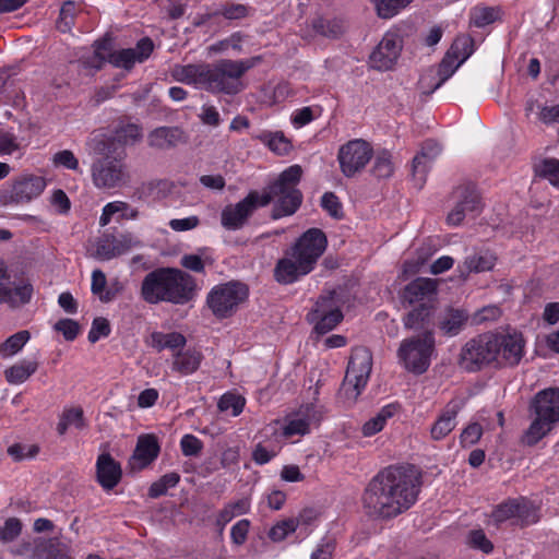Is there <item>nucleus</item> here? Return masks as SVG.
Returning <instances> with one entry per match:
<instances>
[{
	"instance_id": "obj_19",
	"label": "nucleus",
	"mask_w": 559,
	"mask_h": 559,
	"mask_svg": "<svg viewBox=\"0 0 559 559\" xmlns=\"http://www.w3.org/2000/svg\"><path fill=\"white\" fill-rule=\"evenodd\" d=\"M440 152L441 147L436 141L427 140L424 142L420 152L414 157L412 175L418 188H421L425 183L427 171Z\"/></svg>"
},
{
	"instance_id": "obj_31",
	"label": "nucleus",
	"mask_w": 559,
	"mask_h": 559,
	"mask_svg": "<svg viewBox=\"0 0 559 559\" xmlns=\"http://www.w3.org/2000/svg\"><path fill=\"white\" fill-rule=\"evenodd\" d=\"M462 64L460 60L454 58L451 53L447 51L441 62L439 63L436 75L438 81L433 84H427V90L424 91L425 94L429 95L433 93L437 88H439L449 78L453 75V73L459 69Z\"/></svg>"
},
{
	"instance_id": "obj_62",
	"label": "nucleus",
	"mask_w": 559,
	"mask_h": 559,
	"mask_svg": "<svg viewBox=\"0 0 559 559\" xmlns=\"http://www.w3.org/2000/svg\"><path fill=\"white\" fill-rule=\"evenodd\" d=\"M309 427L310 425L308 424V419L305 418L299 411L296 416L286 425L284 431L287 436L305 435L309 432Z\"/></svg>"
},
{
	"instance_id": "obj_63",
	"label": "nucleus",
	"mask_w": 559,
	"mask_h": 559,
	"mask_svg": "<svg viewBox=\"0 0 559 559\" xmlns=\"http://www.w3.org/2000/svg\"><path fill=\"white\" fill-rule=\"evenodd\" d=\"M114 243L117 257L128 252L133 247L141 245V241L132 234H121L117 237L114 236Z\"/></svg>"
},
{
	"instance_id": "obj_55",
	"label": "nucleus",
	"mask_w": 559,
	"mask_h": 559,
	"mask_svg": "<svg viewBox=\"0 0 559 559\" xmlns=\"http://www.w3.org/2000/svg\"><path fill=\"white\" fill-rule=\"evenodd\" d=\"M467 544L474 548L489 554L493 549L492 543L487 538L483 530H473L467 535Z\"/></svg>"
},
{
	"instance_id": "obj_60",
	"label": "nucleus",
	"mask_w": 559,
	"mask_h": 559,
	"mask_svg": "<svg viewBox=\"0 0 559 559\" xmlns=\"http://www.w3.org/2000/svg\"><path fill=\"white\" fill-rule=\"evenodd\" d=\"M109 334V321L104 317H97L93 320L92 328L88 332V341L91 343H96L100 337H106Z\"/></svg>"
},
{
	"instance_id": "obj_54",
	"label": "nucleus",
	"mask_w": 559,
	"mask_h": 559,
	"mask_svg": "<svg viewBox=\"0 0 559 559\" xmlns=\"http://www.w3.org/2000/svg\"><path fill=\"white\" fill-rule=\"evenodd\" d=\"M243 406L245 399L233 393L224 394L218 402V408L222 412L230 409L233 416H238L242 412Z\"/></svg>"
},
{
	"instance_id": "obj_16",
	"label": "nucleus",
	"mask_w": 559,
	"mask_h": 559,
	"mask_svg": "<svg viewBox=\"0 0 559 559\" xmlns=\"http://www.w3.org/2000/svg\"><path fill=\"white\" fill-rule=\"evenodd\" d=\"M402 50V40L394 33H386L369 57L372 69L388 71L393 68Z\"/></svg>"
},
{
	"instance_id": "obj_15",
	"label": "nucleus",
	"mask_w": 559,
	"mask_h": 559,
	"mask_svg": "<svg viewBox=\"0 0 559 559\" xmlns=\"http://www.w3.org/2000/svg\"><path fill=\"white\" fill-rule=\"evenodd\" d=\"M46 187L43 177L34 175H23L13 181L9 192L1 197L4 204L25 203L39 197Z\"/></svg>"
},
{
	"instance_id": "obj_5",
	"label": "nucleus",
	"mask_w": 559,
	"mask_h": 559,
	"mask_svg": "<svg viewBox=\"0 0 559 559\" xmlns=\"http://www.w3.org/2000/svg\"><path fill=\"white\" fill-rule=\"evenodd\" d=\"M535 419L526 430V443L536 444L559 421V388H548L539 391L530 404Z\"/></svg>"
},
{
	"instance_id": "obj_13",
	"label": "nucleus",
	"mask_w": 559,
	"mask_h": 559,
	"mask_svg": "<svg viewBox=\"0 0 559 559\" xmlns=\"http://www.w3.org/2000/svg\"><path fill=\"white\" fill-rule=\"evenodd\" d=\"M496 366L514 367L524 356L525 340L521 333H493Z\"/></svg>"
},
{
	"instance_id": "obj_24",
	"label": "nucleus",
	"mask_w": 559,
	"mask_h": 559,
	"mask_svg": "<svg viewBox=\"0 0 559 559\" xmlns=\"http://www.w3.org/2000/svg\"><path fill=\"white\" fill-rule=\"evenodd\" d=\"M301 261L293 258L290 251L287 257L277 261L274 269V277L281 284H292L299 277L310 273L311 271L301 270Z\"/></svg>"
},
{
	"instance_id": "obj_50",
	"label": "nucleus",
	"mask_w": 559,
	"mask_h": 559,
	"mask_svg": "<svg viewBox=\"0 0 559 559\" xmlns=\"http://www.w3.org/2000/svg\"><path fill=\"white\" fill-rule=\"evenodd\" d=\"M342 320L343 313L342 311H338L328 314H320L318 316V319L309 322L314 324V331L318 334L323 335L333 330Z\"/></svg>"
},
{
	"instance_id": "obj_6",
	"label": "nucleus",
	"mask_w": 559,
	"mask_h": 559,
	"mask_svg": "<svg viewBox=\"0 0 559 559\" xmlns=\"http://www.w3.org/2000/svg\"><path fill=\"white\" fill-rule=\"evenodd\" d=\"M372 370V355L366 347H356L352 355L338 399L345 406H352L365 389Z\"/></svg>"
},
{
	"instance_id": "obj_30",
	"label": "nucleus",
	"mask_w": 559,
	"mask_h": 559,
	"mask_svg": "<svg viewBox=\"0 0 559 559\" xmlns=\"http://www.w3.org/2000/svg\"><path fill=\"white\" fill-rule=\"evenodd\" d=\"M86 146L97 157L114 156L117 154L116 140L102 132H93L87 139Z\"/></svg>"
},
{
	"instance_id": "obj_12",
	"label": "nucleus",
	"mask_w": 559,
	"mask_h": 559,
	"mask_svg": "<svg viewBox=\"0 0 559 559\" xmlns=\"http://www.w3.org/2000/svg\"><path fill=\"white\" fill-rule=\"evenodd\" d=\"M373 155L371 145L361 139L348 141L338 150L337 159L345 177H353L361 171Z\"/></svg>"
},
{
	"instance_id": "obj_26",
	"label": "nucleus",
	"mask_w": 559,
	"mask_h": 559,
	"mask_svg": "<svg viewBox=\"0 0 559 559\" xmlns=\"http://www.w3.org/2000/svg\"><path fill=\"white\" fill-rule=\"evenodd\" d=\"M209 63L176 66L173 76L176 81L205 88Z\"/></svg>"
},
{
	"instance_id": "obj_22",
	"label": "nucleus",
	"mask_w": 559,
	"mask_h": 559,
	"mask_svg": "<svg viewBox=\"0 0 559 559\" xmlns=\"http://www.w3.org/2000/svg\"><path fill=\"white\" fill-rule=\"evenodd\" d=\"M186 134L178 127H159L150 132L147 142L151 147L169 150L186 142Z\"/></svg>"
},
{
	"instance_id": "obj_33",
	"label": "nucleus",
	"mask_w": 559,
	"mask_h": 559,
	"mask_svg": "<svg viewBox=\"0 0 559 559\" xmlns=\"http://www.w3.org/2000/svg\"><path fill=\"white\" fill-rule=\"evenodd\" d=\"M341 311V302L336 298L335 290L321 295L314 304L313 309L307 314L308 321L318 319L320 314H328Z\"/></svg>"
},
{
	"instance_id": "obj_45",
	"label": "nucleus",
	"mask_w": 559,
	"mask_h": 559,
	"mask_svg": "<svg viewBox=\"0 0 559 559\" xmlns=\"http://www.w3.org/2000/svg\"><path fill=\"white\" fill-rule=\"evenodd\" d=\"M248 14V8L243 4L231 3L224 5L222 9L215 11L212 14H206L201 17L200 22H197L195 25H201L205 23L210 17L223 15L227 20H239L246 17Z\"/></svg>"
},
{
	"instance_id": "obj_51",
	"label": "nucleus",
	"mask_w": 559,
	"mask_h": 559,
	"mask_svg": "<svg viewBox=\"0 0 559 559\" xmlns=\"http://www.w3.org/2000/svg\"><path fill=\"white\" fill-rule=\"evenodd\" d=\"M313 28L317 33L332 38H336L343 33V25L337 20L317 19L313 22Z\"/></svg>"
},
{
	"instance_id": "obj_28",
	"label": "nucleus",
	"mask_w": 559,
	"mask_h": 559,
	"mask_svg": "<svg viewBox=\"0 0 559 559\" xmlns=\"http://www.w3.org/2000/svg\"><path fill=\"white\" fill-rule=\"evenodd\" d=\"M435 311V304L424 302L415 307L403 319L404 326L408 330H425L430 331L429 328L432 323V314Z\"/></svg>"
},
{
	"instance_id": "obj_47",
	"label": "nucleus",
	"mask_w": 559,
	"mask_h": 559,
	"mask_svg": "<svg viewBox=\"0 0 559 559\" xmlns=\"http://www.w3.org/2000/svg\"><path fill=\"white\" fill-rule=\"evenodd\" d=\"M474 40L463 35L455 38L448 52L454 56L460 62H464L473 53Z\"/></svg>"
},
{
	"instance_id": "obj_39",
	"label": "nucleus",
	"mask_w": 559,
	"mask_h": 559,
	"mask_svg": "<svg viewBox=\"0 0 559 559\" xmlns=\"http://www.w3.org/2000/svg\"><path fill=\"white\" fill-rule=\"evenodd\" d=\"M31 334L27 330H22L9 336L0 344V356L2 358L11 357L17 354L28 342Z\"/></svg>"
},
{
	"instance_id": "obj_35",
	"label": "nucleus",
	"mask_w": 559,
	"mask_h": 559,
	"mask_svg": "<svg viewBox=\"0 0 559 559\" xmlns=\"http://www.w3.org/2000/svg\"><path fill=\"white\" fill-rule=\"evenodd\" d=\"M250 509V501L242 498L236 502L226 504L216 518V525L223 531L225 525L230 522L236 515L248 513Z\"/></svg>"
},
{
	"instance_id": "obj_53",
	"label": "nucleus",
	"mask_w": 559,
	"mask_h": 559,
	"mask_svg": "<svg viewBox=\"0 0 559 559\" xmlns=\"http://www.w3.org/2000/svg\"><path fill=\"white\" fill-rule=\"evenodd\" d=\"M94 257L102 261L111 260L117 257L114 236L106 235L97 241Z\"/></svg>"
},
{
	"instance_id": "obj_27",
	"label": "nucleus",
	"mask_w": 559,
	"mask_h": 559,
	"mask_svg": "<svg viewBox=\"0 0 559 559\" xmlns=\"http://www.w3.org/2000/svg\"><path fill=\"white\" fill-rule=\"evenodd\" d=\"M496 263V257L492 252L485 250L474 252L465 258L459 271L462 277H467L471 273H480L490 271Z\"/></svg>"
},
{
	"instance_id": "obj_21",
	"label": "nucleus",
	"mask_w": 559,
	"mask_h": 559,
	"mask_svg": "<svg viewBox=\"0 0 559 559\" xmlns=\"http://www.w3.org/2000/svg\"><path fill=\"white\" fill-rule=\"evenodd\" d=\"M159 453L157 439L153 435L139 437L135 450L130 460L132 468L142 469L150 465Z\"/></svg>"
},
{
	"instance_id": "obj_25",
	"label": "nucleus",
	"mask_w": 559,
	"mask_h": 559,
	"mask_svg": "<svg viewBox=\"0 0 559 559\" xmlns=\"http://www.w3.org/2000/svg\"><path fill=\"white\" fill-rule=\"evenodd\" d=\"M67 546L60 537L38 538L34 543L32 559H73L64 552Z\"/></svg>"
},
{
	"instance_id": "obj_57",
	"label": "nucleus",
	"mask_w": 559,
	"mask_h": 559,
	"mask_svg": "<svg viewBox=\"0 0 559 559\" xmlns=\"http://www.w3.org/2000/svg\"><path fill=\"white\" fill-rule=\"evenodd\" d=\"M22 532V522L17 518H9L0 528V540L13 542Z\"/></svg>"
},
{
	"instance_id": "obj_48",
	"label": "nucleus",
	"mask_w": 559,
	"mask_h": 559,
	"mask_svg": "<svg viewBox=\"0 0 559 559\" xmlns=\"http://www.w3.org/2000/svg\"><path fill=\"white\" fill-rule=\"evenodd\" d=\"M516 511H518V500L509 499V500L498 504L491 512L490 516L496 525H500L501 523H503L508 520H515Z\"/></svg>"
},
{
	"instance_id": "obj_64",
	"label": "nucleus",
	"mask_w": 559,
	"mask_h": 559,
	"mask_svg": "<svg viewBox=\"0 0 559 559\" xmlns=\"http://www.w3.org/2000/svg\"><path fill=\"white\" fill-rule=\"evenodd\" d=\"M55 330L62 333L66 341H73L80 332V324L72 319H61L55 324Z\"/></svg>"
},
{
	"instance_id": "obj_11",
	"label": "nucleus",
	"mask_w": 559,
	"mask_h": 559,
	"mask_svg": "<svg viewBox=\"0 0 559 559\" xmlns=\"http://www.w3.org/2000/svg\"><path fill=\"white\" fill-rule=\"evenodd\" d=\"M328 246L325 234L319 228H310L305 231L290 249L293 258L301 261V270L312 271L318 259L323 254Z\"/></svg>"
},
{
	"instance_id": "obj_7",
	"label": "nucleus",
	"mask_w": 559,
	"mask_h": 559,
	"mask_svg": "<svg viewBox=\"0 0 559 559\" xmlns=\"http://www.w3.org/2000/svg\"><path fill=\"white\" fill-rule=\"evenodd\" d=\"M247 285L228 282L214 286L206 296V305L217 319L231 317L248 298Z\"/></svg>"
},
{
	"instance_id": "obj_17",
	"label": "nucleus",
	"mask_w": 559,
	"mask_h": 559,
	"mask_svg": "<svg viewBox=\"0 0 559 559\" xmlns=\"http://www.w3.org/2000/svg\"><path fill=\"white\" fill-rule=\"evenodd\" d=\"M154 44L148 37L140 39L134 48L120 49L109 53L108 62L116 68L131 70L139 62H144L153 52Z\"/></svg>"
},
{
	"instance_id": "obj_9",
	"label": "nucleus",
	"mask_w": 559,
	"mask_h": 559,
	"mask_svg": "<svg viewBox=\"0 0 559 559\" xmlns=\"http://www.w3.org/2000/svg\"><path fill=\"white\" fill-rule=\"evenodd\" d=\"M493 333H484L467 341L461 349L459 365L474 372L490 364L496 365Z\"/></svg>"
},
{
	"instance_id": "obj_59",
	"label": "nucleus",
	"mask_w": 559,
	"mask_h": 559,
	"mask_svg": "<svg viewBox=\"0 0 559 559\" xmlns=\"http://www.w3.org/2000/svg\"><path fill=\"white\" fill-rule=\"evenodd\" d=\"M75 3L73 1H66L60 9V19L57 23V27L61 32L70 31L74 23Z\"/></svg>"
},
{
	"instance_id": "obj_37",
	"label": "nucleus",
	"mask_w": 559,
	"mask_h": 559,
	"mask_svg": "<svg viewBox=\"0 0 559 559\" xmlns=\"http://www.w3.org/2000/svg\"><path fill=\"white\" fill-rule=\"evenodd\" d=\"M257 139L278 155H285L292 150L290 141L281 131L262 132L257 135Z\"/></svg>"
},
{
	"instance_id": "obj_44",
	"label": "nucleus",
	"mask_w": 559,
	"mask_h": 559,
	"mask_svg": "<svg viewBox=\"0 0 559 559\" xmlns=\"http://www.w3.org/2000/svg\"><path fill=\"white\" fill-rule=\"evenodd\" d=\"M180 480L178 473H168L163 475L158 480L154 481L148 488V496L156 499L167 493L169 488H174Z\"/></svg>"
},
{
	"instance_id": "obj_18",
	"label": "nucleus",
	"mask_w": 559,
	"mask_h": 559,
	"mask_svg": "<svg viewBox=\"0 0 559 559\" xmlns=\"http://www.w3.org/2000/svg\"><path fill=\"white\" fill-rule=\"evenodd\" d=\"M437 295V283L435 280L418 277L407 284L402 294L403 302L413 305L420 304H435Z\"/></svg>"
},
{
	"instance_id": "obj_34",
	"label": "nucleus",
	"mask_w": 559,
	"mask_h": 559,
	"mask_svg": "<svg viewBox=\"0 0 559 559\" xmlns=\"http://www.w3.org/2000/svg\"><path fill=\"white\" fill-rule=\"evenodd\" d=\"M396 411L397 406L395 404L383 406L374 417L365 423L362 426L364 436L370 437L381 431L386 420L391 418Z\"/></svg>"
},
{
	"instance_id": "obj_14",
	"label": "nucleus",
	"mask_w": 559,
	"mask_h": 559,
	"mask_svg": "<svg viewBox=\"0 0 559 559\" xmlns=\"http://www.w3.org/2000/svg\"><path fill=\"white\" fill-rule=\"evenodd\" d=\"M455 205L448 214L451 225H460L466 216L475 217L481 212V201L474 185H464L453 191Z\"/></svg>"
},
{
	"instance_id": "obj_61",
	"label": "nucleus",
	"mask_w": 559,
	"mask_h": 559,
	"mask_svg": "<svg viewBox=\"0 0 559 559\" xmlns=\"http://www.w3.org/2000/svg\"><path fill=\"white\" fill-rule=\"evenodd\" d=\"M321 206L332 216L333 218H342V205L338 198L333 192H325L321 198Z\"/></svg>"
},
{
	"instance_id": "obj_2",
	"label": "nucleus",
	"mask_w": 559,
	"mask_h": 559,
	"mask_svg": "<svg viewBox=\"0 0 559 559\" xmlns=\"http://www.w3.org/2000/svg\"><path fill=\"white\" fill-rule=\"evenodd\" d=\"M302 176V168L293 165L285 169L278 178L260 193L250 191L242 200L226 205L221 213V224L226 230L241 229L259 209L274 202L271 217L278 219L293 215L301 204L302 193L297 188Z\"/></svg>"
},
{
	"instance_id": "obj_56",
	"label": "nucleus",
	"mask_w": 559,
	"mask_h": 559,
	"mask_svg": "<svg viewBox=\"0 0 559 559\" xmlns=\"http://www.w3.org/2000/svg\"><path fill=\"white\" fill-rule=\"evenodd\" d=\"M141 136V128L136 124L129 123L118 128L116 130V136L114 139L118 142H122L123 144H128L139 141Z\"/></svg>"
},
{
	"instance_id": "obj_49",
	"label": "nucleus",
	"mask_w": 559,
	"mask_h": 559,
	"mask_svg": "<svg viewBox=\"0 0 559 559\" xmlns=\"http://www.w3.org/2000/svg\"><path fill=\"white\" fill-rule=\"evenodd\" d=\"M394 167L392 163V156L390 152L382 151L380 152L372 166V174L377 178H389L393 174Z\"/></svg>"
},
{
	"instance_id": "obj_1",
	"label": "nucleus",
	"mask_w": 559,
	"mask_h": 559,
	"mask_svg": "<svg viewBox=\"0 0 559 559\" xmlns=\"http://www.w3.org/2000/svg\"><path fill=\"white\" fill-rule=\"evenodd\" d=\"M421 474L414 465H391L378 472L361 495V506L372 520L389 521L417 501Z\"/></svg>"
},
{
	"instance_id": "obj_38",
	"label": "nucleus",
	"mask_w": 559,
	"mask_h": 559,
	"mask_svg": "<svg viewBox=\"0 0 559 559\" xmlns=\"http://www.w3.org/2000/svg\"><path fill=\"white\" fill-rule=\"evenodd\" d=\"M380 19H391L407 8L414 0H370Z\"/></svg>"
},
{
	"instance_id": "obj_58",
	"label": "nucleus",
	"mask_w": 559,
	"mask_h": 559,
	"mask_svg": "<svg viewBox=\"0 0 559 559\" xmlns=\"http://www.w3.org/2000/svg\"><path fill=\"white\" fill-rule=\"evenodd\" d=\"M297 528V523L295 519H288L284 520L282 522H278L276 525H274L269 536L274 542H281L283 540L289 533L295 532Z\"/></svg>"
},
{
	"instance_id": "obj_52",
	"label": "nucleus",
	"mask_w": 559,
	"mask_h": 559,
	"mask_svg": "<svg viewBox=\"0 0 559 559\" xmlns=\"http://www.w3.org/2000/svg\"><path fill=\"white\" fill-rule=\"evenodd\" d=\"M106 284L107 280L105 273L100 270H94L92 273L91 290L104 302H108L112 299V295H110L109 292H105Z\"/></svg>"
},
{
	"instance_id": "obj_43",
	"label": "nucleus",
	"mask_w": 559,
	"mask_h": 559,
	"mask_svg": "<svg viewBox=\"0 0 559 559\" xmlns=\"http://www.w3.org/2000/svg\"><path fill=\"white\" fill-rule=\"evenodd\" d=\"M535 174L539 178L547 179L554 187L559 188V159H543L535 165Z\"/></svg>"
},
{
	"instance_id": "obj_20",
	"label": "nucleus",
	"mask_w": 559,
	"mask_h": 559,
	"mask_svg": "<svg viewBox=\"0 0 559 559\" xmlns=\"http://www.w3.org/2000/svg\"><path fill=\"white\" fill-rule=\"evenodd\" d=\"M120 464L109 453H102L96 462V478L105 490L114 489L121 479Z\"/></svg>"
},
{
	"instance_id": "obj_40",
	"label": "nucleus",
	"mask_w": 559,
	"mask_h": 559,
	"mask_svg": "<svg viewBox=\"0 0 559 559\" xmlns=\"http://www.w3.org/2000/svg\"><path fill=\"white\" fill-rule=\"evenodd\" d=\"M32 286L22 285L13 289L8 288L0 292V300L10 304L12 307H17L29 301L32 297Z\"/></svg>"
},
{
	"instance_id": "obj_8",
	"label": "nucleus",
	"mask_w": 559,
	"mask_h": 559,
	"mask_svg": "<svg viewBox=\"0 0 559 559\" xmlns=\"http://www.w3.org/2000/svg\"><path fill=\"white\" fill-rule=\"evenodd\" d=\"M435 347L431 331L404 340L397 350L399 358L404 367L415 373H424L430 365V356Z\"/></svg>"
},
{
	"instance_id": "obj_36",
	"label": "nucleus",
	"mask_w": 559,
	"mask_h": 559,
	"mask_svg": "<svg viewBox=\"0 0 559 559\" xmlns=\"http://www.w3.org/2000/svg\"><path fill=\"white\" fill-rule=\"evenodd\" d=\"M152 346L160 352L165 348L177 349L183 347L186 344V337L177 332L162 333L154 332L151 335Z\"/></svg>"
},
{
	"instance_id": "obj_29",
	"label": "nucleus",
	"mask_w": 559,
	"mask_h": 559,
	"mask_svg": "<svg viewBox=\"0 0 559 559\" xmlns=\"http://www.w3.org/2000/svg\"><path fill=\"white\" fill-rule=\"evenodd\" d=\"M468 314L462 309L447 308L439 317V329L447 335H457L466 324Z\"/></svg>"
},
{
	"instance_id": "obj_46",
	"label": "nucleus",
	"mask_w": 559,
	"mask_h": 559,
	"mask_svg": "<svg viewBox=\"0 0 559 559\" xmlns=\"http://www.w3.org/2000/svg\"><path fill=\"white\" fill-rule=\"evenodd\" d=\"M499 12L498 8L476 7L471 11V24L476 27H484L498 20Z\"/></svg>"
},
{
	"instance_id": "obj_32",
	"label": "nucleus",
	"mask_w": 559,
	"mask_h": 559,
	"mask_svg": "<svg viewBox=\"0 0 559 559\" xmlns=\"http://www.w3.org/2000/svg\"><path fill=\"white\" fill-rule=\"evenodd\" d=\"M38 364L32 360H22L4 370V379L10 384L24 383L36 372Z\"/></svg>"
},
{
	"instance_id": "obj_42",
	"label": "nucleus",
	"mask_w": 559,
	"mask_h": 559,
	"mask_svg": "<svg viewBox=\"0 0 559 559\" xmlns=\"http://www.w3.org/2000/svg\"><path fill=\"white\" fill-rule=\"evenodd\" d=\"M539 521L538 509L531 502L518 500V511L515 512L514 524L525 527Z\"/></svg>"
},
{
	"instance_id": "obj_10",
	"label": "nucleus",
	"mask_w": 559,
	"mask_h": 559,
	"mask_svg": "<svg viewBox=\"0 0 559 559\" xmlns=\"http://www.w3.org/2000/svg\"><path fill=\"white\" fill-rule=\"evenodd\" d=\"M123 158V150L114 156L96 157L91 168L94 185L97 188L111 189L126 183L129 175Z\"/></svg>"
},
{
	"instance_id": "obj_3",
	"label": "nucleus",
	"mask_w": 559,
	"mask_h": 559,
	"mask_svg": "<svg viewBox=\"0 0 559 559\" xmlns=\"http://www.w3.org/2000/svg\"><path fill=\"white\" fill-rule=\"evenodd\" d=\"M198 289L197 280L188 272L177 267H157L144 276L140 296L150 305L167 302L182 306L195 298Z\"/></svg>"
},
{
	"instance_id": "obj_23",
	"label": "nucleus",
	"mask_w": 559,
	"mask_h": 559,
	"mask_svg": "<svg viewBox=\"0 0 559 559\" xmlns=\"http://www.w3.org/2000/svg\"><path fill=\"white\" fill-rule=\"evenodd\" d=\"M461 409V403L451 401L447 404L438 419L430 429V437L435 441L444 439L456 426V416Z\"/></svg>"
},
{
	"instance_id": "obj_4",
	"label": "nucleus",
	"mask_w": 559,
	"mask_h": 559,
	"mask_svg": "<svg viewBox=\"0 0 559 559\" xmlns=\"http://www.w3.org/2000/svg\"><path fill=\"white\" fill-rule=\"evenodd\" d=\"M262 61L261 56L242 60L221 59L209 64L205 90L211 93L236 95L245 88L242 76Z\"/></svg>"
},
{
	"instance_id": "obj_41",
	"label": "nucleus",
	"mask_w": 559,
	"mask_h": 559,
	"mask_svg": "<svg viewBox=\"0 0 559 559\" xmlns=\"http://www.w3.org/2000/svg\"><path fill=\"white\" fill-rule=\"evenodd\" d=\"M200 362L201 354L198 352L187 350L178 353L174 360V369L183 374H189L199 368Z\"/></svg>"
}]
</instances>
